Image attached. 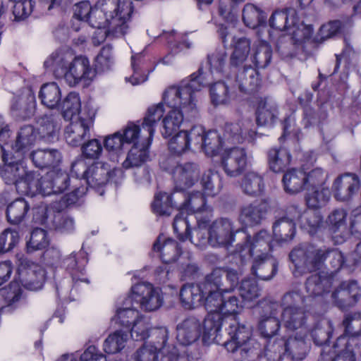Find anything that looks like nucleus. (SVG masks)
Returning a JSON list of instances; mask_svg holds the SVG:
<instances>
[{
  "label": "nucleus",
  "mask_w": 361,
  "mask_h": 361,
  "mask_svg": "<svg viewBox=\"0 0 361 361\" xmlns=\"http://www.w3.org/2000/svg\"><path fill=\"white\" fill-rule=\"evenodd\" d=\"M204 336L217 339L221 329L225 327L228 338L224 343L225 348L231 353L239 351L242 360L258 355L260 345L251 338V329L240 324L235 317L224 316L220 312H208L203 323Z\"/></svg>",
  "instance_id": "1"
},
{
  "label": "nucleus",
  "mask_w": 361,
  "mask_h": 361,
  "mask_svg": "<svg viewBox=\"0 0 361 361\" xmlns=\"http://www.w3.org/2000/svg\"><path fill=\"white\" fill-rule=\"evenodd\" d=\"M46 68H51L57 78H64L71 87L80 82L88 85L95 77V71L88 58L76 56L71 49H60L53 52L44 63Z\"/></svg>",
  "instance_id": "2"
},
{
  "label": "nucleus",
  "mask_w": 361,
  "mask_h": 361,
  "mask_svg": "<svg viewBox=\"0 0 361 361\" xmlns=\"http://www.w3.org/2000/svg\"><path fill=\"white\" fill-rule=\"evenodd\" d=\"M289 259L294 265L293 274L300 276L307 272L320 269L326 259H329L331 273H337L345 263L343 254L338 249L319 247L312 244L300 245L289 253Z\"/></svg>",
  "instance_id": "3"
},
{
  "label": "nucleus",
  "mask_w": 361,
  "mask_h": 361,
  "mask_svg": "<svg viewBox=\"0 0 361 361\" xmlns=\"http://www.w3.org/2000/svg\"><path fill=\"white\" fill-rule=\"evenodd\" d=\"M133 12L130 0H102L93 8L88 24L97 29L107 27L109 34L119 37L126 34Z\"/></svg>",
  "instance_id": "4"
},
{
  "label": "nucleus",
  "mask_w": 361,
  "mask_h": 361,
  "mask_svg": "<svg viewBox=\"0 0 361 361\" xmlns=\"http://www.w3.org/2000/svg\"><path fill=\"white\" fill-rule=\"evenodd\" d=\"M212 80L210 73L203 71L200 66L197 71L190 75V79L183 80L178 87L167 89L163 94V101L169 106H176L178 104L196 106L195 92L209 85Z\"/></svg>",
  "instance_id": "5"
},
{
  "label": "nucleus",
  "mask_w": 361,
  "mask_h": 361,
  "mask_svg": "<svg viewBox=\"0 0 361 361\" xmlns=\"http://www.w3.org/2000/svg\"><path fill=\"white\" fill-rule=\"evenodd\" d=\"M305 298L298 291L286 293L282 298L283 310L281 314L284 326L290 331L307 332V324L310 314L305 310Z\"/></svg>",
  "instance_id": "6"
},
{
  "label": "nucleus",
  "mask_w": 361,
  "mask_h": 361,
  "mask_svg": "<svg viewBox=\"0 0 361 361\" xmlns=\"http://www.w3.org/2000/svg\"><path fill=\"white\" fill-rule=\"evenodd\" d=\"M342 324L344 332L337 338L333 350L358 351L361 345V314L355 312L345 314Z\"/></svg>",
  "instance_id": "7"
},
{
  "label": "nucleus",
  "mask_w": 361,
  "mask_h": 361,
  "mask_svg": "<svg viewBox=\"0 0 361 361\" xmlns=\"http://www.w3.org/2000/svg\"><path fill=\"white\" fill-rule=\"evenodd\" d=\"M287 33L282 35L276 42V49L285 56H292L294 54L295 46L302 44L309 39L313 32L312 25H306L298 23V18L295 13L291 14V25Z\"/></svg>",
  "instance_id": "8"
},
{
  "label": "nucleus",
  "mask_w": 361,
  "mask_h": 361,
  "mask_svg": "<svg viewBox=\"0 0 361 361\" xmlns=\"http://www.w3.org/2000/svg\"><path fill=\"white\" fill-rule=\"evenodd\" d=\"M128 303L151 312L161 306L162 298L150 283L140 282L132 286L130 295L125 299V304Z\"/></svg>",
  "instance_id": "9"
},
{
  "label": "nucleus",
  "mask_w": 361,
  "mask_h": 361,
  "mask_svg": "<svg viewBox=\"0 0 361 361\" xmlns=\"http://www.w3.org/2000/svg\"><path fill=\"white\" fill-rule=\"evenodd\" d=\"M171 107L172 110L167 114L162 121L161 135L164 138L170 137L178 133L184 120L190 121L197 118L199 115L198 109L193 104L190 105L178 104L176 106Z\"/></svg>",
  "instance_id": "10"
},
{
  "label": "nucleus",
  "mask_w": 361,
  "mask_h": 361,
  "mask_svg": "<svg viewBox=\"0 0 361 361\" xmlns=\"http://www.w3.org/2000/svg\"><path fill=\"white\" fill-rule=\"evenodd\" d=\"M233 221L228 217H219L212 221L208 228L209 245L213 247H228L235 241Z\"/></svg>",
  "instance_id": "11"
},
{
  "label": "nucleus",
  "mask_w": 361,
  "mask_h": 361,
  "mask_svg": "<svg viewBox=\"0 0 361 361\" xmlns=\"http://www.w3.org/2000/svg\"><path fill=\"white\" fill-rule=\"evenodd\" d=\"M239 257L242 263L245 261L246 256L264 257L271 256L269 252L272 250L271 244V236L265 230H261L252 238L250 235L245 237V242L243 245H238Z\"/></svg>",
  "instance_id": "12"
},
{
  "label": "nucleus",
  "mask_w": 361,
  "mask_h": 361,
  "mask_svg": "<svg viewBox=\"0 0 361 361\" xmlns=\"http://www.w3.org/2000/svg\"><path fill=\"white\" fill-rule=\"evenodd\" d=\"M123 176L121 169L111 170L107 164L95 162L89 166L85 183L90 188H99L109 182L118 185L123 179Z\"/></svg>",
  "instance_id": "13"
},
{
  "label": "nucleus",
  "mask_w": 361,
  "mask_h": 361,
  "mask_svg": "<svg viewBox=\"0 0 361 361\" xmlns=\"http://www.w3.org/2000/svg\"><path fill=\"white\" fill-rule=\"evenodd\" d=\"M238 274L235 270L225 268H215L207 274L201 283L204 290L232 292L238 283Z\"/></svg>",
  "instance_id": "14"
},
{
  "label": "nucleus",
  "mask_w": 361,
  "mask_h": 361,
  "mask_svg": "<svg viewBox=\"0 0 361 361\" xmlns=\"http://www.w3.org/2000/svg\"><path fill=\"white\" fill-rule=\"evenodd\" d=\"M252 120L242 118L235 123H226L224 126V139L229 144L238 145L244 142H252L256 136Z\"/></svg>",
  "instance_id": "15"
},
{
  "label": "nucleus",
  "mask_w": 361,
  "mask_h": 361,
  "mask_svg": "<svg viewBox=\"0 0 361 361\" xmlns=\"http://www.w3.org/2000/svg\"><path fill=\"white\" fill-rule=\"evenodd\" d=\"M168 329L164 326L149 329L145 322H138L131 331V337L136 341H145L149 338L147 344L157 350L167 347L166 343L168 340Z\"/></svg>",
  "instance_id": "16"
},
{
  "label": "nucleus",
  "mask_w": 361,
  "mask_h": 361,
  "mask_svg": "<svg viewBox=\"0 0 361 361\" xmlns=\"http://www.w3.org/2000/svg\"><path fill=\"white\" fill-rule=\"evenodd\" d=\"M360 297L361 287L354 280L342 281L331 293L335 305L341 310L353 306Z\"/></svg>",
  "instance_id": "17"
},
{
  "label": "nucleus",
  "mask_w": 361,
  "mask_h": 361,
  "mask_svg": "<svg viewBox=\"0 0 361 361\" xmlns=\"http://www.w3.org/2000/svg\"><path fill=\"white\" fill-rule=\"evenodd\" d=\"M247 162V152L244 148L226 149L221 157V165L227 176L236 177L245 169Z\"/></svg>",
  "instance_id": "18"
},
{
  "label": "nucleus",
  "mask_w": 361,
  "mask_h": 361,
  "mask_svg": "<svg viewBox=\"0 0 361 361\" xmlns=\"http://www.w3.org/2000/svg\"><path fill=\"white\" fill-rule=\"evenodd\" d=\"M200 172L199 166L195 162L176 164L171 171L175 189L183 191L192 187L197 180Z\"/></svg>",
  "instance_id": "19"
},
{
  "label": "nucleus",
  "mask_w": 361,
  "mask_h": 361,
  "mask_svg": "<svg viewBox=\"0 0 361 361\" xmlns=\"http://www.w3.org/2000/svg\"><path fill=\"white\" fill-rule=\"evenodd\" d=\"M93 125L91 118L80 116L71 121L66 127L64 137L66 142L73 147H78L84 143L86 137H90V129Z\"/></svg>",
  "instance_id": "20"
},
{
  "label": "nucleus",
  "mask_w": 361,
  "mask_h": 361,
  "mask_svg": "<svg viewBox=\"0 0 361 361\" xmlns=\"http://www.w3.org/2000/svg\"><path fill=\"white\" fill-rule=\"evenodd\" d=\"M360 181L354 173H346L337 177L332 185L334 197L339 201H348L358 191Z\"/></svg>",
  "instance_id": "21"
},
{
  "label": "nucleus",
  "mask_w": 361,
  "mask_h": 361,
  "mask_svg": "<svg viewBox=\"0 0 361 361\" xmlns=\"http://www.w3.org/2000/svg\"><path fill=\"white\" fill-rule=\"evenodd\" d=\"M269 209L267 201L255 200L240 208L239 221L245 226L259 225L266 218Z\"/></svg>",
  "instance_id": "22"
},
{
  "label": "nucleus",
  "mask_w": 361,
  "mask_h": 361,
  "mask_svg": "<svg viewBox=\"0 0 361 361\" xmlns=\"http://www.w3.org/2000/svg\"><path fill=\"white\" fill-rule=\"evenodd\" d=\"M46 183L47 180L39 172L26 169V174L23 176L21 182L18 184L17 192L30 197L38 195H49V192L46 188Z\"/></svg>",
  "instance_id": "23"
},
{
  "label": "nucleus",
  "mask_w": 361,
  "mask_h": 361,
  "mask_svg": "<svg viewBox=\"0 0 361 361\" xmlns=\"http://www.w3.org/2000/svg\"><path fill=\"white\" fill-rule=\"evenodd\" d=\"M131 66L133 73L130 78L126 77V80L133 85L145 82L154 70L152 57L145 50L131 56Z\"/></svg>",
  "instance_id": "24"
},
{
  "label": "nucleus",
  "mask_w": 361,
  "mask_h": 361,
  "mask_svg": "<svg viewBox=\"0 0 361 361\" xmlns=\"http://www.w3.org/2000/svg\"><path fill=\"white\" fill-rule=\"evenodd\" d=\"M36 123L39 139L48 142L58 140L61 129V119L58 114H43L37 118Z\"/></svg>",
  "instance_id": "25"
},
{
  "label": "nucleus",
  "mask_w": 361,
  "mask_h": 361,
  "mask_svg": "<svg viewBox=\"0 0 361 361\" xmlns=\"http://www.w3.org/2000/svg\"><path fill=\"white\" fill-rule=\"evenodd\" d=\"M288 212L293 214L300 226L305 230L310 235H314L323 224V216L317 210L307 209L303 212L297 205H290L288 207Z\"/></svg>",
  "instance_id": "26"
},
{
  "label": "nucleus",
  "mask_w": 361,
  "mask_h": 361,
  "mask_svg": "<svg viewBox=\"0 0 361 361\" xmlns=\"http://www.w3.org/2000/svg\"><path fill=\"white\" fill-rule=\"evenodd\" d=\"M237 71L235 82L242 92L252 93L257 91L260 86L261 78L258 71L252 66L244 65L238 69H231Z\"/></svg>",
  "instance_id": "27"
},
{
  "label": "nucleus",
  "mask_w": 361,
  "mask_h": 361,
  "mask_svg": "<svg viewBox=\"0 0 361 361\" xmlns=\"http://www.w3.org/2000/svg\"><path fill=\"white\" fill-rule=\"evenodd\" d=\"M176 338L183 345H191L200 336L202 322L195 317H189L177 326Z\"/></svg>",
  "instance_id": "28"
},
{
  "label": "nucleus",
  "mask_w": 361,
  "mask_h": 361,
  "mask_svg": "<svg viewBox=\"0 0 361 361\" xmlns=\"http://www.w3.org/2000/svg\"><path fill=\"white\" fill-rule=\"evenodd\" d=\"M332 274L317 273L310 276L305 281V289L310 296L315 297L329 293L336 283Z\"/></svg>",
  "instance_id": "29"
},
{
  "label": "nucleus",
  "mask_w": 361,
  "mask_h": 361,
  "mask_svg": "<svg viewBox=\"0 0 361 361\" xmlns=\"http://www.w3.org/2000/svg\"><path fill=\"white\" fill-rule=\"evenodd\" d=\"M296 218L293 214L288 212L277 219L273 224V235L274 239L280 243H288L293 239L295 235Z\"/></svg>",
  "instance_id": "30"
},
{
  "label": "nucleus",
  "mask_w": 361,
  "mask_h": 361,
  "mask_svg": "<svg viewBox=\"0 0 361 361\" xmlns=\"http://www.w3.org/2000/svg\"><path fill=\"white\" fill-rule=\"evenodd\" d=\"M159 235L152 246V251L158 253V256L164 264L176 262L181 255V247L175 240L171 238L162 239Z\"/></svg>",
  "instance_id": "31"
},
{
  "label": "nucleus",
  "mask_w": 361,
  "mask_h": 361,
  "mask_svg": "<svg viewBox=\"0 0 361 361\" xmlns=\"http://www.w3.org/2000/svg\"><path fill=\"white\" fill-rule=\"evenodd\" d=\"M36 108L35 96L32 92L14 98L11 106V114L17 121L30 118Z\"/></svg>",
  "instance_id": "32"
},
{
  "label": "nucleus",
  "mask_w": 361,
  "mask_h": 361,
  "mask_svg": "<svg viewBox=\"0 0 361 361\" xmlns=\"http://www.w3.org/2000/svg\"><path fill=\"white\" fill-rule=\"evenodd\" d=\"M259 305L269 312V316L262 317L259 322L258 330L261 336L265 338H269L275 336L280 329V322L275 317L274 310L278 304L274 302L261 301Z\"/></svg>",
  "instance_id": "33"
},
{
  "label": "nucleus",
  "mask_w": 361,
  "mask_h": 361,
  "mask_svg": "<svg viewBox=\"0 0 361 361\" xmlns=\"http://www.w3.org/2000/svg\"><path fill=\"white\" fill-rule=\"evenodd\" d=\"M22 159L18 160L12 154H9L8 161H4V167L1 171V176L6 185H14L16 190L18 184L21 182L23 176L26 174V166Z\"/></svg>",
  "instance_id": "34"
},
{
  "label": "nucleus",
  "mask_w": 361,
  "mask_h": 361,
  "mask_svg": "<svg viewBox=\"0 0 361 361\" xmlns=\"http://www.w3.org/2000/svg\"><path fill=\"white\" fill-rule=\"evenodd\" d=\"M18 271L21 285L25 289L37 290L42 288L45 281V271L41 267L32 264Z\"/></svg>",
  "instance_id": "35"
},
{
  "label": "nucleus",
  "mask_w": 361,
  "mask_h": 361,
  "mask_svg": "<svg viewBox=\"0 0 361 361\" xmlns=\"http://www.w3.org/2000/svg\"><path fill=\"white\" fill-rule=\"evenodd\" d=\"M152 140L146 138V140L135 143L128 153L127 157L123 162V167L126 169L140 167L149 160V148Z\"/></svg>",
  "instance_id": "36"
},
{
  "label": "nucleus",
  "mask_w": 361,
  "mask_h": 361,
  "mask_svg": "<svg viewBox=\"0 0 361 361\" xmlns=\"http://www.w3.org/2000/svg\"><path fill=\"white\" fill-rule=\"evenodd\" d=\"M256 123L258 126H271L278 119L277 104L267 97L259 98L255 111Z\"/></svg>",
  "instance_id": "37"
},
{
  "label": "nucleus",
  "mask_w": 361,
  "mask_h": 361,
  "mask_svg": "<svg viewBox=\"0 0 361 361\" xmlns=\"http://www.w3.org/2000/svg\"><path fill=\"white\" fill-rule=\"evenodd\" d=\"M36 139L37 133L32 126L26 125L20 128L16 140L12 145V149L18 154V158L25 157L34 146Z\"/></svg>",
  "instance_id": "38"
},
{
  "label": "nucleus",
  "mask_w": 361,
  "mask_h": 361,
  "mask_svg": "<svg viewBox=\"0 0 361 361\" xmlns=\"http://www.w3.org/2000/svg\"><path fill=\"white\" fill-rule=\"evenodd\" d=\"M307 332H298L295 336L284 338V348L286 357L293 361L302 360L307 355V346L305 337Z\"/></svg>",
  "instance_id": "39"
},
{
  "label": "nucleus",
  "mask_w": 361,
  "mask_h": 361,
  "mask_svg": "<svg viewBox=\"0 0 361 361\" xmlns=\"http://www.w3.org/2000/svg\"><path fill=\"white\" fill-rule=\"evenodd\" d=\"M290 152L282 147H274L267 152V159L269 169L274 173L284 172L291 162Z\"/></svg>",
  "instance_id": "40"
},
{
  "label": "nucleus",
  "mask_w": 361,
  "mask_h": 361,
  "mask_svg": "<svg viewBox=\"0 0 361 361\" xmlns=\"http://www.w3.org/2000/svg\"><path fill=\"white\" fill-rule=\"evenodd\" d=\"M278 271V262L271 256L255 257L251 267V273L260 280L271 279Z\"/></svg>",
  "instance_id": "41"
},
{
  "label": "nucleus",
  "mask_w": 361,
  "mask_h": 361,
  "mask_svg": "<svg viewBox=\"0 0 361 361\" xmlns=\"http://www.w3.org/2000/svg\"><path fill=\"white\" fill-rule=\"evenodd\" d=\"M233 51L230 56V69H238L246 61L250 52V40L245 37H233L232 40Z\"/></svg>",
  "instance_id": "42"
},
{
  "label": "nucleus",
  "mask_w": 361,
  "mask_h": 361,
  "mask_svg": "<svg viewBox=\"0 0 361 361\" xmlns=\"http://www.w3.org/2000/svg\"><path fill=\"white\" fill-rule=\"evenodd\" d=\"M87 262L88 259L83 252L80 253L78 257L75 255H71L63 260V265L70 274L73 285H75L78 281L90 283L87 278L83 277Z\"/></svg>",
  "instance_id": "43"
},
{
  "label": "nucleus",
  "mask_w": 361,
  "mask_h": 361,
  "mask_svg": "<svg viewBox=\"0 0 361 361\" xmlns=\"http://www.w3.org/2000/svg\"><path fill=\"white\" fill-rule=\"evenodd\" d=\"M204 288L201 283H186L180 290V300L185 309H192L202 305L204 299Z\"/></svg>",
  "instance_id": "44"
},
{
  "label": "nucleus",
  "mask_w": 361,
  "mask_h": 361,
  "mask_svg": "<svg viewBox=\"0 0 361 361\" xmlns=\"http://www.w3.org/2000/svg\"><path fill=\"white\" fill-rule=\"evenodd\" d=\"M30 157L34 165L39 169L55 167L62 159L61 152L56 149H39L33 151Z\"/></svg>",
  "instance_id": "45"
},
{
  "label": "nucleus",
  "mask_w": 361,
  "mask_h": 361,
  "mask_svg": "<svg viewBox=\"0 0 361 361\" xmlns=\"http://www.w3.org/2000/svg\"><path fill=\"white\" fill-rule=\"evenodd\" d=\"M305 180L303 169L293 168L284 173L282 182L286 192L295 194L306 188Z\"/></svg>",
  "instance_id": "46"
},
{
  "label": "nucleus",
  "mask_w": 361,
  "mask_h": 361,
  "mask_svg": "<svg viewBox=\"0 0 361 361\" xmlns=\"http://www.w3.org/2000/svg\"><path fill=\"white\" fill-rule=\"evenodd\" d=\"M179 210L185 212L188 214L213 212L212 208L207 205L205 196L200 191L190 193L182 203H179Z\"/></svg>",
  "instance_id": "47"
},
{
  "label": "nucleus",
  "mask_w": 361,
  "mask_h": 361,
  "mask_svg": "<svg viewBox=\"0 0 361 361\" xmlns=\"http://www.w3.org/2000/svg\"><path fill=\"white\" fill-rule=\"evenodd\" d=\"M151 207L152 212L159 216H169L174 209L179 210V203L173 200V194L165 192L155 195Z\"/></svg>",
  "instance_id": "48"
},
{
  "label": "nucleus",
  "mask_w": 361,
  "mask_h": 361,
  "mask_svg": "<svg viewBox=\"0 0 361 361\" xmlns=\"http://www.w3.org/2000/svg\"><path fill=\"white\" fill-rule=\"evenodd\" d=\"M30 211V204L24 198H17L6 208V218L11 224L18 225L24 221Z\"/></svg>",
  "instance_id": "49"
},
{
  "label": "nucleus",
  "mask_w": 361,
  "mask_h": 361,
  "mask_svg": "<svg viewBox=\"0 0 361 361\" xmlns=\"http://www.w3.org/2000/svg\"><path fill=\"white\" fill-rule=\"evenodd\" d=\"M38 97L42 104L49 109H55L61 101V92L56 82L46 83L41 87Z\"/></svg>",
  "instance_id": "50"
},
{
  "label": "nucleus",
  "mask_w": 361,
  "mask_h": 361,
  "mask_svg": "<svg viewBox=\"0 0 361 361\" xmlns=\"http://www.w3.org/2000/svg\"><path fill=\"white\" fill-rule=\"evenodd\" d=\"M241 188L245 194L257 197L263 194L264 183L263 177L257 172H247L242 179Z\"/></svg>",
  "instance_id": "51"
},
{
  "label": "nucleus",
  "mask_w": 361,
  "mask_h": 361,
  "mask_svg": "<svg viewBox=\"0 0 361 361\" xmlns=\"http://www.w3.org/2000/svg\"><path fill=\"white\" fill-rule=\"evenodd\" d=\"M123 307L117 310L118 323L122 326L130 329V331L138 322H145L140 315V312L137 310V306L133 303L123 304Z\"/></svg>",
  "instance_id": "52"
},
{
  "label": "nucleus",
  "mask_w": 361,
  "mask_h": 361,
  "mask_svg": "<svg viewBox=\"0 0 361 361\" xmlns=\"http://www.w3.org/2000/svg\"><path fill=\"white\" fill-rule=\"evenodd\" d=\"M164 112V109L161 102L148 108L141 126L142 130L147 133V137L149 140L153 139L155 127L163 116Z\"/></svg>",
  "instance_id": "53"
},
{
  "label": "nucleus",
  "mask_w": 361,
  "mask_h": 361,
  "mask_svg": "<svg viewBox=\"0 0 361 361\" xmlns=\"http://www.w3.org/2000/svg\"><path fill=\"white\" fill-rule=\"evenodd\" d=\"M333 331L331 322L329 319H322L318 321L310 330V335L315 345H324L329 341Z\"/></svg>",
  "instance_id": "54"
},
{
  "label": "nucleus",
  "mask_w": 361,
  "mask_h": 361,
  "mask_svg": "<svg viewBox=\"0 0 361 361\" xmlns=\"http://www.w3.org/2000/svg\"><path fill=\"white\" fill-rule=\"evenodd\" d=\"M81 103L79 94L75 92H70L61 104V115L66 121H72L79 118Z\"/></svg>",
  "instance_id": "55"
},
{
  "label": "nucleus",
  "mask_w": 361,
  "mask_h": 361,
  "mask_svg": "<svg viewBox=\"0 0 361 361\" xmlns=\"http://www.w3.org/2000/svg\"><path fill=\"white\" fill-rule=\"evenodd\" d=\"M265 13L252 4H246L243 10V20L245 25L252 29L266 23Z\"/></svg>",
  "instance_id": "56"
},
{
  "label": "nucleus",
  "mask_w": 361,
  "mask_h": 361,
  "mask_svg": "<svg viewBox=\"0 0 361 361\" xmlns=\"http://www.w3.org/2000/svg\"><path fill=\"white\" fill-rule=\"evenodd\" d=\"M302 110V121L306 128L322 124L328 116L327 111L324 106L315 110L310 105L305 104Z\"/></svg>",
  "instance_id": "57"
},
{
  "label": "nucleus",
  "mask_w": 361,
  "mask_h": 361,
  "mask_svg": "<svg viewBox=\"0 0 361 361\" xmlns=\"http://www.w3.org/2000/svg\"><path fill=\"white\" fill-rule=\"evenodd\" d=\"M212 104L214 106L225 105L230 102L231 93L230 88L224 81H218L209 87Z\"/></svg>",
  "instance_id": "58"
},
{
  "label": "nucleus",
  "mask_w": 361,
  "mask_h": 361,
  "mask_svg": "<svg viewBox=\"0 0 361 361\" xmlns=\"http://www.w3.org/2000/svg\"><path fill=\"white\" fill-rule=\"evenodd\" d=\"M114 64L113 56V47L106 44L102 47L94 59V68L96 73H104L111 69Z\"/></svg>",
  "instance_id": "59"
},
{
  "label": "nucleus",
  "mask_w": 361,
  "mask_h": 361,
  "mask_svg": "<svg viewBox=\"0 0 361 361\" xmlns=\"http://www.w3.org/2000/svg\"><path fill=\"white\" fill-rule=\"evenodd\" d=\"M201 184L204 192L209 196L217 195L223 187L220 175L212 170H208L203 173Z\"/></svg>",
  "instance_id": "60"
},
{
  "label": "nucleus",
  "mask_w": 361,
  "mask_h": 361,
  "mask_svg": "<svg viewBox=\"0 0 361 361\" xmlns=\"http://www.w3.org/2000/svg\"><path fill=\"white\" fill-rule=\"evenodd\" d=\"M231 292H224L221 290H204L203 304L208 312H220L221 314L224 293H231Z\"/></svg>",
  "instance_id": "61"
},
{
  "label": "nucleus",
  "mask_w": 361,
  "mask_h": 361,
  "mask_svg": "<svg viewBox=\"0 0 361 361\" xmlns=\"http://www.w3.org/2000/svg\"><path fill=\"white\" fill-rule=\"evenodd\" d=\"M128 341V334L121 330H118L104 340L103 349L108 354H114L124 348Z\"/></svg>",
  "instance_id": "62"
},
{
  "label": "nucleus",
  "mask_w": 361,
  "mask_h": 361,
  "mask_svg": "<svg viewBox=\"0 0 361 361\" xmlns=\"http://www.w3.org/2000/svg\"><path fill=\"white\" fill-rule=\"evenodd\" d=\"M224 141L216 130L204 131L202 140V148L207 155H216L222 149Z\"/></svg>",
  "instance_id": "63"
},
{
  "label": "nucleus",
  "mask_w": 361,
  "mask_h": 361,
  "mask_svg": "<svg viewBox=\"0 0 361 361\" xmlns=\"http://www.w3.org/2000/svg\"><path fill=\"white\" fill-rule=\"evenodd\" d=\"M312 192H309L305 197V201L309 208L318 209L325 206L329 202L331 192L328 188L313 189Z\"/></svg>",
  "instance_id": "64"
}]
</instances>
